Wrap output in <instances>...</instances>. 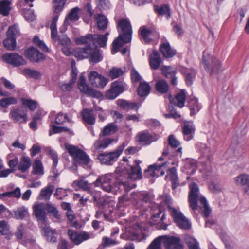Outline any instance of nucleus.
I'll return each instance as SVG.
<instances>
[{
	"mask_svg": "<svg viewBox=\"0 0 249 249\" xmlns=\"http://www.w3.org/2000/svg\"><path fill=\"white\" fill-rule=\"evenodd\" d=\"M54 189V187L53 185H48L40 191L37 199L39 200H49L51 195L53 192Z\"/></svg>",
	"mask_w": 249,
	"mask_h": 249,
	"instance_id": "29",
	"label": "nucleus"
},
{
	"mask_svg": "<svg viewBox=\"0 0 249 249\" xmlns=\"http://www.w3.org/2000/svg\"><path fill=\"white\" fill-rule=\"evenodd\" d=\"M132 202L131 198H130L127 194H124L119 198V203L122 205H128Z\"/></svg>",
	"mask_w": 249,
	"mask_h": 249,
	"instance_id": "63",
	"label": "nucleus"
},
{
	"mask_svg": "<svg viewBox=\"0 0 249 249\" xmlns=\"http://www.w3.org/2000/svg\"><path fill=\"white\" fill-rule=\"evenodd\" d=\"M81 116L85 123L89 125H93L95 124L96 118L92 109H83L81 111Z\"/></svg>",
	"mask_w": 249,
	"mask_h": 249,
	"instance_id": "22",
	"label": "nucleus"
},
{
	"mask_svg": "<svg viewBox=\"0 0 249 249\" xmlns=\"http://www.w3.org/2000/svg\"><path fill=\"white\" fill-rule=\"evenodd\" d=\"M135 163L136 164L135 166H130V169L127 170H122L120 168H117L116 170V174L118 175V178H119V179L122 180L120 184H122L124 186L126 191H128L130 188H135L136 185L133 184L131 187H130L125 181H123L124 178L130 179L132 181L140 179L142 178L141 169L139 165L140 161H136Z\"/></svg>",
	"mask_w": 249,
	"mask_h": 249,
	"instance_id": "2",
	"label": "nucleus"
},
{
	"mask_svg": "<svg viewBox=\"0 0 249 249\" xmlns=\"http://www.w3.org/2000/svg\"><path fill=\"white\" fill-rule=\"evenodd\" d=\"M190 191L189 195V201L190 207L194 210L197 209V201L199 200L201 209L203 213L206 217H208L211 214V210L209 207L206 199L198 196L199 189L197 185L195 183H192L190 186Z\"/></svg>",
	"mask_w": 249,
	"mask_h": 249,
	"instance_id": "3",
	"label": "nucleus"
},
{
	"mask_svg": "<svg viewBox=\"0 0 249 249\" xmlns=\"http://www.w3.org/2000/svg\"><path fill=\"white\" fill-rule=\"evenodd\" d=\"M31 165V159L28 157H23L20 160L18 169L24 173L28 170Z\"/></svg>",
	"mask_w": 249,
	"mask_h": 249,
	"instance_id": "38",
	"label": "nucleus"
},
{
	"mask_svg": "<svg viewBox=\"0 0 249 249\" xmlns=\"http://www.w3.org/2000/svg\"><path fill=\"white\" fill-rule=\"evenodd\" d=\"M235 183L238 186H244L249 183V175L242 174L234 178Z\"/></svg>",
	"mask_w": 249,
	"mask_h": 249,
	"instance_id": "37",
	"label": "nucleus"
},
{
	"mask_svg": "<svg viewBox=\"0 0 249 249\" xmlns=\"http://www.w3.org/2000/svg\"><path fill=\"white\" fill-rule=\"evenodd\" d=\"M124 73V71L121 68L113 67L110 69L109 75L112 79H115L122 76Z\"/></svg>",
	"mask_w": 249,
	"mask_h": 249,
	"instance_id": "55",
	"label": "nucleus"
},
{
	"mask_svg": "<svg viewBox=\"0 0 249 249\" xmlns=\"http://www.w3.org/2000/svg\"><path fill=\"white\" fill-rule=\"evenodd\" d=\"M161 70L162 73L167 78L172 77L176 73V70L170 66H163Z\"/></svg>",
	"mask_w": 249,
	"mask_h": 249,
	"instance_id": "50",
	"label": "nucleus"
},
{
	"mask_svg": "<svg viewBox=\"0 0 249 249\" xmlns=\"http://www.w3.org/2000/svg\"><path fill=\"white\" fill-rule=\"evenodd\" d=\"M162 236H160L155 238L150 244L148 249H161V244L163 243Z\"/></svg>",
	"mask_w": 249,
	"mask_h": 249,
	"instance_id": "48",
	"label": "nucleus"
},
{
	"mask_svg": "<svg viewBox=\"0 0 249 249\" xmlns=\"http://www.w3.org/2000/svg\"><path fill=\"white\" fill-rule=\"evenodd\" d=\"M79 8L78 7H74L71 9L70 13L66 17L64 22V25L65 26H68L70 24L69 21H71L72 22L76 21L79 19V16L78 15V11Z\"/></svg>",
	"mask_w": 249,
	"mask_h": 249,
	"instance_id": "28",
	"label": "nucleus"
},
{
	"mask_svg": "<svg viewBox=\"0 0 249 249\" xmlns=\"http://www.w3.org/2000/svg\"><path fill=\"white\" fill-rule=\"evenodd\" d=\"M9 116L15 122L23 123L27 122V112L22 107L12 109L10 112Z\"/></svg>",
	"mask_w": 249,
	"mask_h": 249,
	"instance_id": "16",
	"label": "nucleus"
},
{
	"mask_svg": "<svg viewBox=\"0 0 249 249\" xmlns=\"http://www.w3.org/2000/svg\"><path fill=\"white\" fill-rule=\"evenodd\" d=\"M28 211L24 207L18 208L14 212V217L17 219H23L27 214Z\"/></svg>",
	"mask_w": 249,
	"mask_h": 249,
	"instance_id": "53",
	"label": "nucleus"
},
{
	"mask_svg": "<svg viewBox=\"0 0 249 249\" xmlns=\"http://www.w3.org/2000/svg\"><path fill=\"white\" fill-rule=\"evenodd\" d=\"M155 10L159 15H163L167 14L168 18L170 17V8L167 5H163L160 7H159L157 6H154Z\"/></svg>",
	"mask_w": 249,
	"mask_h": 249,
	"instance_id": "54",
	"label": "nucleus"
},
{
	"mask_svg": "<svg viewBox=\"0 0 249 249\" xmlns=\"http://www.w3.org/2000/svg\"><path fill=\"white\" fill-rule=\"evenodd\" d=\"M203 63L206 70L209 71L211 69V72H218L221 68L220 63L215 58L212 56H208L206 58L204 55L203 56Z\"/></svg>",
	"mask_w": 249,
	"mask_h": 249,
	"instance_id": "14",
	"label": "nucleus"
},
{
	"mask_svg": "<svg viewBox=\"0 0 249 249\" xmlns=\"http://www.w3.org/2000/svg\"><path fill=\"white\" fill-rule=\"evenodd\" d=\"M68 235L70 240L75 245H79L82 242L90 238V234L87 232H78L71 230H68Z\"/></svg>",
	"mask_w": 249,
	"mask_h": 249,
	"instance_id": "15",
	"label": "nucleus"
},
{
	"mask_svg": "<svg viewBox=\"0 0 249 249\" xmlns=\"http://www.w3.org/2000/svg\"><path fill=\"white\" fill-rule=\"evenodd\" d=\"M118 130V127L115 124L113 123H109L103 128L100 136L104 137L110 135L116 132Z\"/></svg>",
	"mask_w": 249,
	"mask_h": 249,
	"instance_id": "31",
	"label": "nucleus"
},
{
	"mask_svg": "<svg viewBox=\"0 0 249 249\" xmlns=\"http://www.w3.org/2000/svg\"><path fill=\"white\" fill-rule=\"evenodd\" d=\"M117 28L119 35L112 43V52L113 53H116L124 43L130 42L132 39V27L128 20L124 19L119 20Z\"/></svg>",
	"mask_w": 249,
	"mask_h": 249,
	"instance_id": "1",
	"label": "nucleus"
},
{
	"mask_svg": "<svg viewBox=\"0 0 249 249\" xmlns=\"http://www.w3.org/2000/svg\"><path fill=\"white\" fill-rule=\"evenodd\" d=\"M163 242L165 247L168 249H181L182 245L179 238L174 236L163 235Z\"/></svg>",
	"mask_w": 249,
	"mask_h": 249,
	"instance_id": "18",
	"label": "nucleus"
},
{
	"mask_svg": "<svg viewBox=\"0 0 249 249\" xmlns=\"http://www.w3.org/2000/svg\"><path fill=\"white\" fill-rule=\"evenodd\" d=\"M66 148L76 163L83 165H87L89 163V157L82 150L71 145H66Z\"/></svg>",
	"mask_w": 249,
	"mask_h": 249,
	"instance_id": "7",
	"label": "nucleus"
},
{
	"mask_svg": "<svg viewBox=\"0 0 249 249\" xmlns=\"http://www.w3.org/2000/svg\"><path fill=\"white\" fill-rule=\"evenodd\" d=\"M73 184L85 191H90L88 181L83 179H79L73 182Z\"/></svg>",
	"mask_w": 249,
	"mask_h": 249,
	"instance_id": "57",
	"label": "nucleus"
},
{
	"mask_svg": "<svg viewBox=\"0 0 249 249\" xmlns=\"http://www.w3.org/2000/svg\"><path fill=\"white\" fill-rule=\"evenodd\" d=\"M166 164V163L157 165H150L145 171V175L147 177H154L157 176L158 172Z\"/></svg>",
	"mask_w": 249,
	"mask_h": 249,
	"instance_id": "30",
	"label": "nucleus"
},
{
	"mask_svg": "<svg viewBox=\"0 0 249 249\" xmlns=\"http://www.w3.org/2000/svg\"><path fill=\"white\" fill-rule=\"evenodd\" d=\"M66 0H55L54 4V12L56 14L61 12L65 4Z\"/></svg>",
	"mask_w": 249,
	"mask_h": 249,
	"instance_id": "59",
	"label": "nucleus"
},
{
	"mask_svg": "<svg viewBox=\"0 0 249 249\" xmlns=\"http://www.w3.org/2000/svg\"><path fill=\"white\" fill-rule=\"evenodd\" d=\"M17 103V99L13 97L4 98L0 100V106L3 108H7L9 105Z\"/></svg>",
	"mask_w": 249,
	"mask_h": 249,
	"instance_id": "46",
	"label": "nucleus"
},
{
	"mask_svg": "<svg viewBox=\"0 0 249 249\" xmlns=\"http://www.w3.org/2000/svg\"><path fill=\"white\" fill-rule=\"evenodd\" d=\"M160 48L162 55L165 58H172L176 54V50L172 49L169 43L168 42L162 44Z\"/></svg>",
	"mask_w": 249,
	"mask_h": 249,
	"instance_id": "26",
	"label": "nucleus"
},
{
	"mask_svg": "<svg viewBox=\"0 0 249 249\" xmlns=\"http://www.w3.org/2000/svg\"><path fill=\"white\" fill-rule=\"evenodd\" d=\"M33 174L35 175H42L43 174V168L40 160H36L33 165Z\"/></svg>",
	"mask_w": 249,
	"mask_h": 249,
	"instance_id": "45",
	"label": "nucleus"
},
{
	"mask_svg": "<svg viewBox=\"0 0 249 249\" xmlns=\"http://www.w3.org/2000/svg\"><path fill=\"white\" fill-rule=\"evenodd\" d=\"M128 144V142H124L117 149L112 152L104 153L100 154L98 159L102 164L110 165L116 160L118 157L122 154L124 148Z\"/></svg>",
	"mask_w": 249,
	"mask_h": 249,
	"instance_id": "6",
	"label": "nucleus"
},
{
	"mask_svg": "<svg viewBox=\"0 0 249 249\" xmlns=\"http://www.w3.org/2000/svg\"><path fill=\"white\" fill-rule=\"evenodd\" d=\"M136 141L141 144L146 145L149 144L153 142L152 136L146 132H141L136 137Z\"/></svg>",
	"mask_w": 249,
	"mask_h": 249,
	"instance_id": "24",
	"label": "nucleus"
},
{
	"mask_svg": "<svg viewBox=\"0 0 249 249\" xmlns=\"http://www.w3.org/2000/svg\"><path fill=\"white\" fill-rule=\"evenodd\" d=\"M71 122L67 114L63 113L61 112L58 113L56 116L55 122L58 124H63L66 122Z\"/></svg>",
	"mask_w": 249,
	"mask_h": 249,
	"instance_id": "52",
	"label": "nucleus"
},
{
	"mask_svg": "<svg viewBox=\"0 0 249 249\" xmlns=\"http://www.w3.org/2000/svg\"><path fill=\"white\" fill-rule=\"evenodd\" d=\"M22 104L28 107L29 109L33 111L36 108L37 102L35 101L22 98L21 99Z\"/></svg>",
	"mask_w": 249,
	"mask_h": 249,
	"instance_id": "56",
	"label": "nucleus"
},
{
	"mask_svg": "<svg viewBox=\"0 0 249 249\" xmlns=\"http://www.w3.org/2000/svg\"><path fill=\"white\" fill-rule=\"evenodd\" d=\"M78 88L80 92L93 97L100 98L102 97L101 92L89 87L86 83V78L81 75L78 81Z\"/></svg>",
	"mask_w": 249,
	"mask_h": 249,
	"instance_id": "8",
	"label": "nucleus"
},
{
	"mask_svg": "<svg viewBox=\"0 0 249 249\" xmlns=\"http://www.w3.org/2000/svg\"><path fill=\"white\" fill-rule=\"evenodd\" d=\"M33 42L38 46L41 49L45 52H48L49 49L45 43L40 40L38 37L35 36L33 38Z\"/></svg>",
	"mask_w": 249,
	"mask_h": 249,
	"instance_id": "64",
	"label": "nucleus"
},
{
	"mask_svg": "<svg viewBox=\"0 0 249 249\" xmlns=\"http://www.w3.org/2000/svg\"><path fill=\"white\" fill-rule=\"evenodd\" d=\"M170 178L172 182V189L174 190L179 185L176 168L174 167L171 168L170 169Z\"/></svg>",
	"mask_w": 249,
	"mask_h": 249,
	"instance_id": "47",
	"label": "nucleus"
},
{
	"mask_svg": "<svg viewBox=\"0 0 249 249\" xmlns=\"http://www.w3.org/2000/svg\"><path fill=\"white\" fill-rule=\"evenodd\" d=\"M186 95L183 92L178 93L175 98L174 103L179 107H182L184 106Z\"/></svg>",
	"mask_w": 249,
	"mask_h": 249,
	"instance_id": "51",
	"label": "nucleus"
},
{
	"mask_svg": "<svg viewBox=\"0 0 249 249\" xmlns=\"http://www.w3.org/2000/svg\"><path fill=\"white\" fill-rule=\"evenodd\" d=\"M7 38L3 41L4 46L9 50H13L16 47L15 38L19 35L18 29L16 26L10 27L6 33Z\"/></svg>",
	"mask_w": 249,
	"mask_h": 249,
	"instance_id": "10",
	"label": "nucleus"
},
{
	"mask_svg": "<svg viewBox=\"0 0 249 249\" xmlns=\"http://www.w3.org/2000/svg\"><path fill=\"white\" fill-rule=\"evenodd\" d=\"M46 211L48 213H51L55 218L59 219L61 215L57 208L52 204H46Z\"/></svg>",
	"mask_w": 249,
	"mask_h": 249,
	"instance_id": "49",
	"label": "nucleus"
},
{
	"mask_svg": "<svg viewBox=\"0 0 249 249\" xmlns=\"http://www.w3.org/2000/svg\"><path fill=\"white\" fill-rule=\"evenodd\" d=\"M92 51H93L92 47L87 45L84 47L76 49L74 52V55L77 59L82 60L89 58Z\"/></svg>",
	"mask_w": 249,
	"mask_h": 249,
	"instance_id": "21",
	"label": "nucleus"
},
{
	"mask_svg": "<svg viewBox=\"0 0 249 249\" xmlns=\"http://www.w3.org/2000/svg\"><path fill=\"white\" fill-rule=\"evenodd\" d=\"M139 32L142 38L144 41L148 42L151 40V39L150 37L153 34L152 31L142 26L140 28Z\"/></svg>",
	"mask_w": 249,
	"mask_h": 249,
	"instance_id": "43",
	"label": "nucleus"
},
{
	"mask_svg": "<svg viewBox=\"0 0 249 249\" xmlns=\"http://www.w3.org/2000/svg\"><path fill=\"white\" fill-rule=\"evenodd\" d=\"M112 175L109 174L100 176L94 182V186L95 187L101 186L102 189L105 192L116 194L119 187L112 182Z\"/></svg>",
	"mask_w": 249,
	"mask_h": 249,
	"instance_id": "5",
	"label": "nucleus"
},
{
	"mask_svg": "<svg viewBox=\"0 0 249 249\" xmlns=\"http://www.w3.org/2000/svg\"><path fill=\"white\" fill-rule=\"evenodd\" d=\"M58 19V15L56 14L52 19V21L50 25V29L51 30V37L54 41H56L58 39L60 44L63 46V47L70 46L71 45V41L68 37L63 36L61 37L58 38L57 31L56 28V23Z\"/></svg>",
	"mask_w": 249,
	"mask_h": 249,
	"instance_id": "9",
	"label": "nucleus"
},
{
	"mask_svg": "<svg viewBox=\"0 0 249 249\" xmlns=\"http://www.w3.org/2000/svg\"><path fill=\"white\" fill-rule=\"evenodd\" d=\"M24 73L25 75H28L35 79H39L41 76V74L39 72L29 69H25L24 71Z\"/></svg>",
	"mask_w": 249,
	"mask_h": 249,
	"instance_id": "62",
	"label": "nucleus"
},
{
	"mask_svg": "<svg viewBox=\"0 0 249 249\" xmlns=\"http://www.w3.org/2000/svg\"><path fill=\"white\" fill-rule=\"evenodd\" d=\"M98 28L100 30L105 29L107 26V20L106 17L102 14H96L94 15Z\"/></svg>",
	"mask_w": 249,
	"mask_h": 249,
	"instance_id": "35",
	"label": "nucleus"
},
{
	"mask_svg": "<svg viewBox=\"0 0 249 249\" xmlns=\"http://www.w3.org/2000/svg\"><path fill=\"white\" fill-rule=\"evenodd\" d=\"M92 51L89 57V61L91 63H97L101 61L102 55L97 48H92Z\"/></svg>",
	"mask_w": 249,
	"mask_h": 249,
	"instance_id": "42",
	"label": "nucleus"
},
{
	"mask_svg": "<svg viewBox=\"0 0 249 249\" xmlns=\"http://www.w3.org/2000/svg\"><path fill=\"white\" fill-rule=\"evenodd\" d=\"M89 80L90 84L96 88H103L107 84L108 80L105 77L99 74L97 71H92L89 73Z\"/></svg>",
	"mask_w": 249,
	"mask_h": 249,
	"instance_id": "12",
	"label": "nucleus"
},
{
	"mask_svg": "<svg viewBox=\"0 0 249 249\" xmlns=\"http://www.w3.org/2000/svg\"><path fill=\"white\" fill-rule=\"evenodd\" d=\"M163 200L167 206L170 214L173 217L175 222L181 229H189L191 225L183 214L175 208L172 207V200L168 195L163 196Z\"/></svg>",
	"mask_w": 249,
	"mask_h": 249,
	"instance_id": "4",
	"label": "nucleus"
},
{
	"mask_svg": "<svg viewBox=\"0 0 249 249\" xmlns=\"http://www.w3.org/2000/svg\"><path fill=\"white\" fill-rule=\"evenodd\" d=\"M124 90L123 86L119 82L112 83L110 89L107 91L106 97L108 99H114Z\"/></svg>",
	"mask_w": 249,
	"mask_h": 249,
	"instance_id": "20",
	"label": "nucleus"
},
{
	"mask_svg": "<svg viewBox=\"0 0 249 249\" xmlns=\"http://www.w3.org/2000/svg\"><path fill=\"white\" fill-rule=\"evenodd\" d=\"M109 35L108 32L105 34V35H94L93 45L95 47L99 45L100 47H104L106 45V42L107 39V36Z\"/></svg>",
	"mask_w": 249,
	"mask_h": 249,
	"instance_id": "34",
	"label": "nucleus"
},
{
	"mask_svg": "<svg viewBox=\"0 0 249 249\" xmlns=\"http://www.w3.org/2000/svg\"><path fill=\"white\" fill-rule=\"evenodd\" d=\"M3 60L8 64L15 67L26 64V62L22 56L17 53H7L3 55Z\"/></svg>",
	"mask_w": 249,
	"mask_h": 249,
	"instance_id": "13",
	"label": "nucleus"
},
{
	"mask_svg": "<svg viewBox=\"0 0 249 249\" xmlns=\"http://www.w3.org/2000/svg\"><path fill=\"white\" fill-rule=\"evenodd\" d=\"M6 197H15L19 198L20 197V190L18 187L16 188L14 191L5 192Z\"/></svg>",
	"mask_w": 249,
	"mask_h": 249,
	"instance_id": "61",
	"label": "nucleus"
},
{
	"mask_svg": "<svg viewBox=\"0 0 249 249\" xmlns=\"http://www.w3.org/2000/svg\"><path fill=\"white\" fill-rule=\"evenodd\" d=\"M162 62L160 54L157 51H153L152 54L149 57L150 67L153 69H157Z\"/></svg>",
	"mask_w": 249,
	"mask_h": 249,
	"instance_id": "27",
	"label": "nucleus"
},
{
	"mask_svg": "<svg viewBox=\"0 0 249 249\" xmlns=\"http://www.w3.org/2000/svg\"><path fill=\"white\" fill-rule=\"evenodd\" d=\"M10 2L7 0L0 1V14L7 16L11 9Z\"/></svg>",
	"mask_w": 249,
	"mask_h": 249,
	"instance_id": "41",
	"label": "nucleus"
},
{
	"mask_svg": "<svg viewBox=\"0 0 249 249\" xmlns=\"http://www.w3.org/2000/svg\"><path fill=\"white\" fill-rule=\"evenodd\" d=\"M25 232V228L23 225H20L18 226L14 235L16 236L17 239L20 241L22 240Z\"/></svg>",
	"mask_w": 249,
	"mask_h": 249,
	"instance_id": "58",
	"label": "nucleus"
},
{
	"mask_svg": "<svg viewBox=\"0 0 249 249\" xmlns=\"http://www.w3.org/2000/svg\"><path fill=\"white\" fill-rule=\"evenodd\" d=\"M24 55L30 61L35 62H39L45 58L43 54L34 47L27 49L25 51Z\"/></svg>",
	"mask_w": 249,
	"mask_h": 249,
	"instance_id": "19",
	"label": "nucleus"
},
{
	"mask_svg": "<svg viewBox=\"0 0 249 249\" xmlns=\"http://www.w3.org/2000/svg\"><path fill=\"white\" fill-rule=\"evenodd\" d=\"M151 89L149 85L146 82H141L138 88V94L141 96H147Z\"/></svg>",
	"mask_w": 249,
	"mask_h": 249,
	"instance_id": "36",
	"label": "nucleus"
},
{
	"mask_svg": "<svg viewBox=\"0 0 249 249\" xmlns=\"http://www.w3.org/2000/svg\"><path fill=\"white\" fill-rule=\"evenodd\" d=\"M195 130L192 122H185L182 128L184 139L187 141L191 140L193 138Z\"/></svg>",
	"mask_w": 249,
	"mask_h": 249,
	"instance_id": "23",
	"label": "nucleus"
},
{
	"mask_svg": "<svg viewBox=\"0 0 249 249\" xmlns=\"http://www.w3.org/2000/svg\"><path fill=\"white\" fill-rule=\"evenodd\" d=\"M189 106L190 107V114L193 115L196 113V110L197 111L199 110L197 100L196 98L192 99L189 102Z\"/></svg>",
	"mask_w": 249,
	"mask_h": 249,
	"instance_id": "60",
	"label": "nucleus"
},
{
	"mask_svg": "<svg viewBox=\"0 0 249 249\" xmlns=\"http://www.w3.org/2000/svg\"><path fill=\"white\" fill-rule=\"evenodd\" d=\"M155 87L156 90L161 93H165L169 89V85L164 80H158L156 83Z\"/></svg>",
	"mask_w": 249,
	"mask_h": 249,
	"instance_id": "39",
	"label": "nucleus"
},
{
	"mask_svg": "<svg viewBox=\"0 0 249 249\" xmlns=\"http://www.w3.org/2000/svg\"><path fill=\"white\" fill-rule=\"evenodd\" d=\"M143 224L136 223L134 224L130 230L131 240L140 241L145 237V229L142 226Z\"/></svg>",
	"mask_w": 249,
	"mask_h": 249,
	"instance_id": "11",
	"label": "nucleus"
},
{
	"mask_svg": "<svg viewBox=\"0 0 249 249\" xmlns=\"http://www.w3.org/2000/svg\"><path fill=\"white\" fill-rule=\"evenodd\" d=\"M33 211L38 221L45 224L47 222V217L46 213V204L40 203L36 204L33 206Z\"/></svg>",
	"mask_w": 249,
	"mask_h": 249,
	"instance_id": "17",
	"label": "nucleus"
},
{
	"mask_svg": "<svg viewBox=\"0 0 249 249\" xmlns=\"http://www.w3.org/2000/svg\"><path fill=\"white\" fill-rule=\"evenodd\" d=\"M114 141V139L106 138L103 140L98 139L96 140L94 144L93 147L95 150L98 151L101 149H105L110 144Z\"/></svg>",
	"mask_w": 249,
	"mask_h": 249,
	"instance_id": "32",
	"label": "nucleus"
},
{
	"mask_svg": "<svg viewBox=\"0 0 249 249\" xmlns=\"http://www.w3.org/2000/svg\"><path fill=\"white\" fill-rule=\"evenodd\" d=\"M183 73L186 74V82L188 85L193 83V79L196 75V72L194 69L183 68L181 70Z\"/></svg>",
	"mask_w": 249,
	"mask_h": 249,
	"instance_id": "40",
	"label": "nucleus"
},
{
	"mask_svg": "<svg viewBox=\"0 0 249 249\" xmlns=\"http://www.w3.org/2000/svg\"><path fill=\"white\" fill-rule=\"evenodd\" d=\"M94 35L88 34L86 36H81L75 39V41L78 45H85L86 46L89 45L92 43L93 44L94 41Z\"/></svg>",
	"mask_w": 249,
	"mask_h": 249,
	"instance_id": "33",
	"label": "nucleus"
},
{
	"mask_svg": "<svg viewBox=\"0 0 249 249\" xmlns=\"http://www.w3.org/2000/svg\"><path fill=\"white\" fill-rule=\"evenodd\" d=\"M42 230L46 239L51 242L54 243L57 240V233L54 230H52L49 227L47 226L46 224L42 226Z\"/></svg>",
	"mask_w": 249,
	"mask_h": 249,
	"instance_id": "25",
	"label": "nucleus"
},
{
	"mask_svg": "<svg viewBox=\"0 0 249 249\" xmlns=\"http://www.w3.org/2000/svg\"><path fill=\"white\" fill-rule=\"evenodd\" d=\"M185 241L189 249H199L198 243L190 235H185Z\"/></svg>",
	"mask_w": 249,
	"mask_h": 249,
	"instance_id": "44",
	"label": "nucleus"
}]
</instances>
